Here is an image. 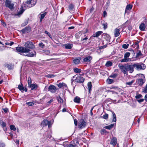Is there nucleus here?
Returning <instances> with one entry per match:
<instances>
[{"label": "nucleus", "mask_w": 147, "mask_h": 147, "mask_svg": "<svg viewBox=\"0 0 147 147\" xmlns=\"http://www.w3.org/2000/svg\"><path fill=\"white\" fill-rule=\"evenodd\" d=\"M118 67L122 72L125 74L127 75L128 71L129 73H132L134 71V68L137 70L144 69L146 68L145 65L143 63L139 64L138 63H134L133 65L125 64L124 65L119 64Z\"/></svg>", "instance_id": "1"}, {"label": "nucleus", "mask_w": 147, "mask_h": 147, "mask_svg": "<svg viewBox=\"0 0 147 147\" xmlns=\"http://www.w3.org/2000/svg\"><path fill=\"white\" fill-rule=\"evenodd\" d=\"M24 47H18L16 48V49L18 52L20 53H28L30 51V49L35 48L34 45L30 41H28L25 42Z\"/></svg>", "instance_id": "2"}, {"label": "nucleus", "mask_w": 147, "mask_h": 147, "mask_svg": "<svg viewBox=\"0 0 147 147\" xmlns=\"http://www.w3.org/2000/svg\"><path fill=\"white\" fill-rule=\"evenodd\" d=\"M85 78L82 76L80 74L76 75L73 77V79L71 80L72 82H75L79 83H83L84 82Z\"/></svg>", "instance_id": "3"}, {"label": "nucleus", "mask_w": 147, "mask_h": 147, "mask_svg": "<svg viewBox=\"0 0 147 147\" xmlns=\"http://www.w3.org/2000/svg\"><path fill=\"white\" fill-rule=\"evenodd\" d=\"M5 3L6 7L8 8L11 11L14 10V4L11 0H6Z\"/></svg>", "instance_id": "4"}, {"label": "nucleus", "mask_w": 147, "mask_h": 147, "mask_svg": "<svg viewBox=\"0 0 147 147\" xmlns=\"http://www.w3.org/2000/svg\"><path fill=\"white\" fill-rule=\"evenodd\" d=\"M37 0H27L26 2V8H29L34 6L36 3Z\"/></svg>", "instance_id": "5"}, {"label": "nucleus", "mask_w": 147, "mask_h": 147, "mask_svg": "<svg viewBox=\"0 0 147 147\" xmlns=\"http://www.w3.org/2000/svg\"><path fill=\"white\" fill-rule=\"evenodd\" d=\"M57 89L56 87L53 85H51L49 86L48 88V91H50L52 93H55Z\"/></svg>", "instance_id": "6"}, {"label": "nucleus", "mask_w": 147, "mask_h": 147, "mask_svg": "<svg viewBox=\"0 0 147 147\" xmlns=\"http://www.w3.org/2000/svg\"><path fill=\"white\" fill-rule=\"evenodd\" d=\"M41 125H43V126H46L48 125V127L49 128L51 125V122L50 121H49L47 119H45L42 122Z\"/></svg>", "instance_id": "7"}, {"label": "nucleus", "mask_w": 147, "mask_h": 147, "mask_svg": "<svg viewBox=\"0 0 147 147\" xmlns=\"http://www.w3.org/2000/svg\"><path fill=\"white\" fill-rule=\"evenodd\" d=\"M143 78L139 79L136 80V82L140 85H142L145 82V79L144 75H143Z\"/></svg>", "instance_id": "8"}, {"label": "nucleus", "mask_w": 147, "mask_h": 147, "mask_svg": "<svg viewBox=\"0 0 147 147\" xmlns=\"http://www.w3.org/2000/svg\"><path fill=\"white\" fill-rule=\"evenodd\" d=\"M86 125V123L85 122L84 120L83 119H81L78 124V126L81 129L85 127Z\"/></svg>", "instance_id": "9"}, {"label": "nucleus", "mask_w": 147, "mask_h": 147, "mask_svg": "<svg viewBox=\"0 0 147 147\" xmlns=\"http://www.w3.org/2000/svg\"><path fill=\"white\" fill-rule=\"evenodd\" d=\"M92 59V57L91 56H88L84 57L83 59V61L85 62H90Z\"/></svg>", "instance_id": "10"}, {"label": "nucleus", "mask_w": 147, "mask_h": 147, "mask_svg": "<svg viewBox=\"0 0 147 147\" xmlns=\"http://www.w3.org/2000/svg\"><path fill=\"white\" fill-rule=\"evenodd\" d=\"M31 28L30 27H26L21 30V32L23 34L26 32L28 33L30 31Z\"/></svg>", "instance_id": "11"}, {"label": "nucleus", "mask_w": 147, "mask_h": 147, "mask_svg": "<svg viewBox=\"0 0 147 147\" xmlns=\"http://www.w3.org/2000/svg\"><path fill=\"white\" fill-rule=\"evenodd\" d=\"M26 55L25 56L30 57H32L36 56V53L35 51H33Z\"/></svg>", "instance_id": "12"}, {"label": "nucleus", "mask_w": 147, "mask_h": 147, "mask_svg": "<svg viewBox=\"0 0 147 147\" xmlns=\"http://www.w3.org/2000/svg\"><path fill=\"white\" fill-rule=\"evenodd\" d=\"M117 143V139L115 137H113L111 140L110 144L114 146H115Z\"/></svg>", "instance_id": "13"}, {"label": "nucleus", "mask_w": 147, "mask_h": 147, "mask_svg": "<svg viewBox=\"0 0 147 147\" xmlns=\"http://www.w3.org/2000/svg\"><path fill=\"white\" fill-rule=\"evenodd\" d=\"M74 142V144H69L68 146V147H78V145L79 144L78 141L76 140Z\"/></svg>", "instance_id": "14"}, {"label": "nucleus", "mask_w": 147, "mask_h": 147, "mask_svg": "<svg viewBox=\"0 0 147 147\" xmlns=\"http://www.w3.org/2000/svg\"><path fill=\"white\" fill-rule=\"evenodd\" d=\"M146 28V25L144 23H142L139 26V29L141 31L145 30Z\"/></svg>", "instance_id": "15"}, {"label": "nucleus", "mask_w": 147, "mask_h": 147, "mask_svg": "<svg viewBox=\"0 0 147 147\" xmlns=\"http://www.w3.org/2000/svg\"><path fill=\"white\" fill-rule=\"evenodd\" d=\"M120 29L118 28H115L114 30V36L115 37H117L119 36L120 34Z\"/></svg>", "instance_id": "16"}, {"label": "nucleus", "mask_w": 147, "mask_h": 147, "mask_svg": "<svg viewBox=\"0 0 147 147\" xmlns=\"http://www.w3.org/2000/svg\"><path fill=\"white\" fill-rule=\"evenodd\" d=\"M102 33V31H98L96 32L95 34H94L92 36H93V37H98Z\"/></svg>", "instance_id": "17"}, {"label": "nucleus", "mask_w": 147, "mask_h": 147, "mask_svg": "<svg viewBox=\"0 0 147 147\" xmlns=\"http://www.w3.org/2000/svg\"><path fill=\"white\" fill-rule=\"evenodd\" d=\"M57 86L59 88H61L62 87L65 88L67 87V86L65 83L63 82L62 83H59L57 84Z\"/></svg>", "instance_id": "18"}, {"label": "nucleus", "mask_w": 147, "mask_h": 147, "mask_svg": "<svg viewBox=\"0 0 147 147\" xmlns=\"http://www.w3.org/2000/svg\"><path fill=\"white\" fill-rule=\"evenodd\" d=\"M80 98L78 96L75 97L74 99V102L77 103H79L80 102Z\"/></svg>", "instance_id": "19"}, {"label": "nucleus", "mask_w": 147, "mask_h": 147, "mask_svg": "<svg viewBox=\"0 0 147 147\" xmlns=\"http://www.w3.org/2000/svg\"><path fill=\"white\" fill-rule=\"evenodd\" d=\"M24 11V10L23 9V7L22 6L20 8V11L18 12L17 14H15V16H20L22 14Z\"/></svg>", "instance_id": "20"}, {"label": "nucleus", "mask_w": 147, "mask_h": 147, "mask_svg": "<svg viewBox=\"0 0 147 147\" xmlns=\"http://www.w3.org/2000/svg\"><path fill=\"white\" fill-rule=\"evenodd\" d=\"M104 38L108 42H110L111 37L109 34H105Z\"/></svg>", "instance_id": "21"}, {"label": "nucleus", "mask_w": 147, "mask_h": 147, "mask_svg": "<svg viewBox=\"0 0 147 147\" xmlns=\"http://www.w3.org/2000/svg\"><path fill=\"white\" fill-rule=\"evenodd\" d=\"M46 14L47 13L46 12H44L43 13H41L39 14V15L40 16V22H42V19L44 18Z\"/></svg>", "instance_id": "22"}, {"label": "nucleus", "mask_w": 147, "mask_h": 147, "mask_svg": "<svg viewBox=\"0 0 147 147\" xmlns=\"http://www.w3.org/2000/svg\"><path fill=\"white\" fill-rule=\"evenodd\" d=\"M92 87L91 82H88V92L90 93L92 90Z\"/></svg>", "instance_id": "23"}, {"label": "nucleus", "mask_w": 147, "mask_h": 147, "mask_svg": "<svg viewBox=\"0 0 147 147\" xmlns=\"http://www.w3.org/2000/svg\"><path fill=\"white\" fill-rule=\"evenodd\" d=\"M131 61V59L130 58H124L121 60L120 61L121 62H127L130 61Z\"/></svg>", "instance_id": "24"}, {"label": "nucleus", "mask_w": 147, "mask_h": 147, "mask_svg": "<svg viewBox=\"0 0 147 147\" xmlns=\"http://www.w3.org/2000/svg\"><path fill=\"white\" fill-rule=\"evenodd\" d=\"M29 86L32 90L38 88V86L36 84H31Z\"/></svg>", "instance_id": "25"}, {"label": "nucleus", "mask_w": 147, "mask_h": 147, "mask_svg": "<svg viewBox=\"0 0 147 147\" xmlns=\"http://www.w3.org/2000/svg\"><path fill=\"white\" fill-rule=\"evenodd\" d=\"M132 7L133 6L132 5H127L126 7V8L125 10V13H126V12L127 10H130L131 9Z\"/></svg>", "instance_id": "26"}, {"label": "nucleus", "mask_w": 147, "mask_h": 147, "mask_svg": "<svg viewBox=\"0 0 147 147\" xmlns=\"http://www.w3.org/2000/svg\"><path fill=\"white\" fill-rule=\"evenodd\" d=\"M114 124H112L109 125L105 126V128L107 129H111V128L114 127Z\"/></svg>", "instance_id": "27"}, {"label": "nucleus", "mask_w": 147, "mask_h": 147, "mask_svg": "<svg viewBox=\"0 0 147 147\" xmlns=\"http://www.w3.org/2000/svg\"><path fill=\"white\" fill-rule=\"evenodd\" d=\"M6 67L9 69L11 70L13 69L14 66L11 64H9L6 65Z\"/></svg>", "instance_id": "28"}, {"label": "nucleus", "mask_w": 147, "mask_h": 147, "mask_svg": "<svg viewBox=\"0 0 147 147\" xmlns=\"http://www.w3.org/2000/svg\"><path fill=\"white\" fill-rule=\"evenodd\" d=\"M113 115V120L112 122H115L116 121V116L115 113L113 112H112Z\"/></svg>", "instance_id": "29"}, {"label": "nucleus", "mask_w": 147, "mask_h": 147, "mask_svg": "<svg viewBox=\"0 0 147 147\" xmlns=\"http://www.w3.org/2000/svg\"><path fill=\"white\" fill-rule=\"evenodd\" d=\"M72 45L70 44H66L65 45V48L67 49H70L71 48V45Z\"/></svg>", "instance_id": "30"}, {"label": "nucleus", "mask_w": 147, "mask_h": 147, "mask_svg": "<svg viewBox=\"0 0 147 147\" xmlns=\"http://www.w3.org/2000/svg\"><path fill=\"white\" fill-rule=\"evenodd\" d=\"M142 55V53L141 51H140L138 52L137 53L136 58L137 59H139L140 58V56Z\"/></svg>", "instance_id": "31"}, {"label": "nucleus", "mask_w": 147, "mask_h": 147, "mask_svg": "<svg viewBox=\"0 0 147 147\" xmlns=\"http://www.w3.org/2000/svg\"><path fill=\"white\" fill-rule=\"evenodd\" d=\"M80 59H76L73 60V62L75 64H77L80 63Z\"/></svg>", "instance_id": "32"}, {"label": "nucleus", "mask_w": 147, "mask_h": 147, "mask_svg": "<svg viewBox=\"0 0 147 147\" xmlns=\"http://www.w3.org/2000/svg\"><path fill=\"white\" fill-rule=\"evenodd\" d=\"M113 65L112 62L111 61H107L105 64V65L107 67H110Z\"/></svg>", "instance_id": "33"}, {"label": "nucleus", "mask_w": 147, "mask_h": 147, "mask_svg": "<svg viewBox=\"0 0 147 147\" xmlns=\"http://www.w3.org/2000/svg\"><path fill=\"white\" fill-rule=\"evenodd\" d=\"M74 72L76 73H78L81 72V70L80 69L77 68H74L73 69Z\"/></svg>", "instance_id": "34"}, {"label": "nucleus", "mask_w": 147, "mask_h": 147, "mask_svg": "<svg viewBox=\"0 0 147 147\" xmlns=\"http://www.w3.org/2000/svg\"><path fill=\"white\" fill-rule=\"evenodd\" d=\"M130 55V53L128 52H126L124 55V58H128L129 57Z\"/></svg>", "instance_id": "35"}, {"label": "nucleus", "mask_w": 147, "mask_h": 147, "mask_svg": "<svg viewBox=\"0 0 147 147\" xmlns=\"http://www.w3.org/2000/svg\"><path fill=\"white\" fill-rule=\"evenodd\" d=\"M18 88L21 91L22 90H24V87L22 84L21 85H19L18 86Z\"/></svg>", "instance_id": "36"}, {"label": "nucleus", "mask_w": 147, "mask_h": 147, "mask_svg": "<svg viewBox=\"0 0 147 147\" xmlns=\"http://www.w3.org/2000/svg\"><path fill=\"white\" fill-rule=\"evenodd\" d=\"M57 100H58L59 102L60 103H61L63 102V100L62 98L60 96H59L57 97Z\"/></svg>", "instance_id": "37"}, {"label": "nucleus", "mask_w": 147, "mask_h": 147, "mask_svg": "<svg viewBox=\"0 0 147 147\" xmlns=\"http://www.w3.org/2000/svg\"><path fill=\"white\" fill-rule=\"evenodd\" d=\"M107 82L109 84H111L113 82L114 80L110 79L108 78L107 80Z\"/></svg>", "instance_id": "38"}, {"label": "nucleus", "mask_w": 147, "mask_h": 147, "mask_svg": "<svg viewBox=\"0 0 147 147\" xmlns=\"http://www.w3.org/2000/svg\"><path fill=\"white\" fill-rule=\"evenodd\" d=\"M10 129L11 130L13 131H15L16 130V129L15 126L14 125H11L10 126Z\"/></svg>", "instance_id": "39"}, {"label": "nucleus", "mask_w": 147, "mask_h": 147, "mask_svg": "<svg viewBox=\"0 0 147 147\" xmlns=\"http://www.w3.org/2000/svg\"><path fill=\"white\" fill-rule=\"evenodd\" d=\"M129 46V44H124L123 45L122 47H123V48H124V49H127L128 48Z\"/></svg>", "instance_id": "40"}, {"label": "nucleus", "mask_w": 147, "mask_h": 147, "mask_svg": "<svg viewBox=\"0 0 147 147\" xmlns=\"http://www.w3.org/2000/svg\"><path fill=\"white\" fill-rule=\"evenodd\" d=\"M1 125V127L4 128L5 127L6 125V123L5 122L3 121L0 124Z\"/></svg>", "instance_id": "41"}, {"label": "nucleus", "mask_w": 147, "mask_h": 147, "mask_svg": "<svg viewBox=\"0 0 147 147\" xmlns=\"http://www.w3.org/2000/svg\"><path fill=\"white\" fill-rule=\"evenodd\" d=\"M28 85L29 86L32 83V80L31 78L30 77H28Z\"/></svg>", "instance_id": "42"}, {"label": "nucleus", "mask_w": 147, "mask_h": 147, "mask_svg": "<svg viewBox=\"0 0 147 147\" xmlns=\"http://www.w3.org/2000/svg\"><path fill=\"white\" fill-rule=\"evenodd\" d=\"M74 7V5L72 4H70L69 6V9L70 10H72L73 9Z\"/></svg>", "instance_id": "43"}, {"label": "nucleus", "mask_w": 147, "mask_h": 147, "mask_svg": "<svg viewBox=\"0 0 147 147\" xmlns=\"http://www.w3.org/2000/svg\"><path fill=\"white\" fill-rule=\"evenodd\" d=\"M39 46L41 48H43L45 47V45L42 42L39 43L38 44Z\"/></svg>", "instance_id": "44"}, {"label": "nucleus", "mask_w": 147, "mask_h": 147, "mask_svg": "<svg viewBox=\"0 0 147 147\" xmlns=\"http://www.w3.org/2000/svg\"><path fill=\"white\" fill-rule=\"evenodd\" d=\"M26 104L28 105L29 106H32L34 104V103L31 102H27L26 103Z\"/></svg>", "instance_id": "45"}, {"label": "nucleus", "mask_w": 147, "mask_h": 147, "mask_svg": "<svg viewBox=\"0 0 147 147\" xmlns=\"http://www.w3.org/2000/svg\"><path fill=\"white\" fill-rule=\"evenodd\" d=\"M134 80H132L131 82H127L126 83V85H129V86H130V85H132V83H134Z\"/></svg>", "instance_id": "46"}, {"label": "nucleus", "mask_w": 147, "mask_h": 147, "mask_svg": "<svg viewBox=\"0 0 147 147\" xmlns=\"http://www.w3.org/2000/svg\"><path fill=\"white\" fill-rule=\"evenodd\" d=\"M102 25L103 26L104 29H106L107 27V23H103Z\"/></svg>", "instance_id": "47"}, {"label": "nucleus", "mask_w": 147, "mask_h": 147, "mask_svg": "<svg viewBox=\"0 0 147 147\" xmlns=\"http://www.w3.org/2000/svg\"><path fill=\"white\" fill-rule=\"evenodd\" d=\"M117 74H114L111 75L110 77L113 78H115L117 76Z\"/></svg>", "instance_id": "48"}, {"label": "nucleus", "mask_w": 147, "mask_h": 147, "mask_svg": "<svg viewBox=\"0 0 147 147\" xmlns=\"http://www.w3.org/2000/svg\"><path fill=\"white\" fill-rule=\"evenodd\" d=\"M142 97V96L141 94H139L136 95L135 97L136 99L140 98Z\"/></svg>", "instance_id": "49"}, {"label": "nucleus", "mask_w": 147, "mask_h": 147, "mask_svg": "<svg viewBox=\"0 0 147 147\" xmlns=\"http://www.w3.org/2000/svg\"><path fill=\"white\" fill-rule=\"evenodd\" d=\"M45 33L47 34L49 37L51 38H52V37L50 33H49L47 31H45Z\"/></svg>", "instance_id": "50"}, {"label": "nucleus", "mask_w": 147, "mask_h": 147, "mask_svg": "<svg viewBox=\"0 0 147 147\" xmlns=\"http://www.w3.org/2000/svg\"><path fill=\"white\" fill-rule=\"evenodd\" d=\"M107 131L106 130L104 129H102L101 130L100 133L101 134H103L106 132Z\"/></svg>", "instance_id": "51"}, {"label": "nucleus", "mask_w": 147, "mask_h": 147, "mask_svg": "<svg viewBox=\"0 0 147 147\" xmlns=\"http://www.w3.org/2000/svg\"><path fill=\"white\" fill-rule=\"evenodd\" d=\"M45 77H46L47 78H53L54 77V76L53 75L48 74L47 75H46L45 76Z\"/></svg>", "instance_id": "52"}, {"label": "nucleus", "mask_w": 147, "mask_h": 147, "mask_svg": "<svg viewBox=\"0 0 147 147\" xmlns=\"http://www.w3.org/2000/svg\"><path fill=\"white\" fill-rule=\"evenodd\" d=\"M108 115L106 113L103 116V118L105 119H106L108 118Z\"/></svg>", "instance_id": "53"}, {"label": "nucleus", "mask_w": 147, "mask_h": 147, "mask_svg": "<svg viewBox=\"0 0 147 147\" xmlns=\"http://www.w3.org/2000/svg\"><path fill=\"white\" fill-rule=\"evenodd\" d=\"M143 92L145 93H147V84L145 88H144Z\"/></svg>", "instance_id": "54"}, {"label": "nucleus", "mask_w": 147, "mask_h": 147, "mask_svg": "<svg viewBox=\"0 0 147 147\" xmlns=\"http://www.w3.org/2000/svg\"><path fill=\"white\" fill-rule=\"evenodd\" d=\"M144 100V99H140L139 100H138L137 101L139 103H141L142 102H143Z\"/></svg>", "instance_id": "55"}, {"label": "nucleus", "mask_w": 147, "mask_h": 147, "mask_svg": "<svg viewBox=\"0 0 147 147\" xmlns=\"http://www.w3.org/2000/svg\"><path fill=\"white\" fill-rule=\"evenodd\" d=\"M94 107H93L91 109L90 111V115L91 116H92L93 115V113H92V111L93 109L94 108Z\"/></svg>", "instance_id": "56"}, {"label": "nucleus", "mask_w": 147, "mask_h": 147, "mask_svg": "<svg viewBox=\"0 0 147 147\" xmlns=\"http://www.w3.org/2000/svg\"><path fill=\"white\" fill-rule=\"evenodd\" d=\"M3 109L5 113L7 112L8 111V109L7 108H5Z\"/></svg>", "instance_id": "57"}, {"label": "nucleus", "mask_w": 147, "mask_h": 147, "mask_svg": "<svg viewBox=\"0 0 147 147\" xmlns=\"http://www.w3.org/2000/svg\"><path fill=\"white\" fill-rule=\"evenodd\" d=\"M1 24L3 25V26L4 27L6 26V24L3 21H1Z\"/></svg>", "instance_id": "58"}, {"label": "nucleus", "mask_w": 147, "mask_h": 147, "mask_svg": "<svg viewBox=\"0 0 147 147\" xmlns=\"http://www.w3.org/2000/svg\"><path fill=\"white\" fill-rule=\"evenodd\" d=\"M0 147H5V145L4 143H0Z\"/></svg>", "instance_id": "59"}, {"label": "nucleus", "mask_w": 147, "mask_h": 147, "mask_svg": "<svg viewBox=\"0 0 147 147\" xmlns=\"http://www.w3.org/2000/svg\"><path fill=\"white\" fill-rule=\"evenodd\" d=\"M78 121L76 119H75L74 120V123L75 125L76 126L77 125Z\"/></svg>", "instance_id": "60"}, {"label": "nucleus", "mask_w": 147, "mask_h": 147, "mask_svg": "<svg viewBox=\"0 0 147 147\" xmlns=\"http://www.w3.org/2000/svg\"><path fill=\"white\" fill-rule=\"evenodd\" d=\"M138 41L137 42H136L135 43V45H137V48L139 47V45H138Z\"/></svg>", "instance_id": "61"}, {"label": "nucleus", "mask_w": 147, "mask_h": 147, "mask_svg": "<svg viewBox=\"0 0 147 147\" xmlns=\"http://www.w3.org/2000/svg\"><path fill=\"white\" fill-rule=\"evenodd\" d=\"M88 39V37L87 36L85 37L84 38H83V39H81L82 41L84 40H87Z\"/></svg>", "instance_id": "62"}, {"label": "nucleus", "mask_w": 147, "mask_h": 147, "mask_svg": "<svg viewBox=\"0 0 147 147\" xmlns=\"http://www.w3.org/2000/svg\"><path fill=\"white\" fill-rule=\"evenodd\" d=\"M144 99L146 101V102H147V94H146L145 95L144 97Z\"/></svg>", "instance_id": "63"}, {"label": "nucleus", "mask_w": 147, "mask_h": 147, "mask_svg": "<svg viewBox=\"0 0 147 147\" xmlns=\"http://www.w3.org/2000/svg\"><path fill=\"white\" fill-rule=\"evenodd\" d=\"M53 101V99H51L50 100H49V101L48 102V103H51Z\"/></svg>", "instance_id": "64"}]
</instances>
